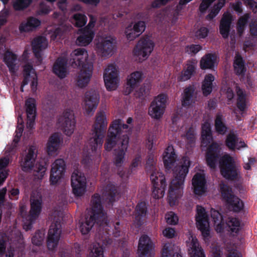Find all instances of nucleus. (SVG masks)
Returning <instances> with one entry per match:
<instances>
[{
    "label": "nucleus",
    "instance_id": "nucleus-1",
    "mask_svg": "<svg viewBox=\"0 0 257 257\" xmlns=\"http://www.w3.org/2000/svg\"><path fill=\"white\" fill-rule=\"evenodd\" d=\"M69 63L73 67H81L77 79V85L83 88L87 86L92 76L93 65L88 61V54L84 48L74 50L70 54Z\"/></svg>",
    "mask_w": 257,
    "mask_h": 257
},
{
    "label": "nucleus",
    "instance_id": "nucleus-2",
    "mask_svg": "<svg viewBox=\"0 0 257 257\" xmlns=\"http://www.w3.org/2000/svg\"><path fill=\"white\" fill-rule=\"evenodd\" d=\"M91 203V215L89 217H85V220L80 225V230L83 235L88 234L95 223L106 227V229L109 226V222L103 210L100 195L98 193L94 194L92 196Z\"/></svg>",
    "mask_w": 257,
    "mask_h": 257
},
{
    "label": "nucleus",
    "instance_id": "nucleus-3",
    "mask_svg": "<svg viewBox=\"0 0 257 257\" xmlns=\"http://www.w3.org/2000/svg\"><path fill=\"white\" fill-rule=\"evenodd\" d=\"M190 161L188 158H183V163L173 169V177L169 185L168 200L171 206L175 205L183 194L184 183L189 171Z\"/></svg>",
    "mask_w": 257,
    "mask_h": 257
},
{
    "label": "nucleus",
    "instance_id": "nucleus-4",
    "mask_svg": "<svg viewBox=\"0 0 257 257\" xmlns=\"http://www.w3.org/2000/svg\"><path fill=\"white\" fill-rule=\"evenodd\" d=\"M37 156L35 147L31 146L26 154L20 159V164L23 171L28 172L34 169V176L38 179H42L47 165L45 162H39L35 164Z\"/></svg>",
    "mask_w": 257,
    "mask_h": 257
},
{
    "label": "nucleus",
    "instance_id": "nucleus-5",
    "mask_svg": "<svg viewBox=\"0 0 257 257\" xmlns=\"http://www.w3.org/2000/svg\"><path fill=\"white\" fill-rule=\"evenodd\" d=\"M96 119L93 125V136L88 142V149L92 153L96 152L98 146H102L104 134L107 126L106 117L104 112L100 111L96 113Z\"/></svg>",
    "mask_w": 257,
    "mask_h": 257
},
{
    "label": "nucleus",
    "instance_id": "nucleus-6",
    "mask_svg": "<svg viewBox=\"0 0 257 257\" xmlns=\"http://www.w3.org/2000/svg\"><path fill=\"white\" fill-rule=\"evenodd\" d=\"M221 175L229 181L237 180L240 177V171L237 169L234 159L228 154L224 155L219 161Z\"/></svg>",
    "mask_w": 257,
    "mask_h": 257
},
{
    "label": "nucleus",
    "instance_id": "nucleus-7",
    "mask_svg": "<svg viewBox=\"0 0 257 257\" xmlns=\"http://www.w3.org/2000/svg\"><path fill=\"white\" fill-rule=\"evenodd\" d=\"M128 128V125L122 123L121 119H118L114 120L108 131L107 138L104 145L105 149L107 151L111 150L116 144L117 139L126 135H123L120 136L122 130H126Z\"/></svg>",
    "mask_w": 257,
    "mask_h": 257
},
{
    "label": "nucleus",
    "instance_id": "nucleus-8",
    "mask_svg": "<svg viewBox=\"0 0 257 257\" xmlns=\"http://www.w3.org/2000/svg\"><path fill=\"white\" fill-rule=\"evenodd\" d=\"M150 179L153 184L152 197L155 199L163 197L167 186L164 175L161 172L153 171L150 175Z\"/></svg>",
    "mask_w": 257,
    "mask_h": 257
},
{
    "label": "nucleus",
    "instance_id": "nucleus-9",
    "mask_svg": "<svg viewBox=\"0 0 257 257\" xmlns=\"http://www.w3.org/2000/svg\"><path fill=\"white\" fill-rule=\"evenodd\" d=\"M57 123L64 134L66 136H70L74 132L76 124L73 111L70 109L64 110L59 117Z\"/></svg>",
    "mask_w": 257,
    "mask_h": 257
},
{
    "label": "nucleus",
    "instance_id": "nucleus-10",
    "mask_svg": "<svg viewBox=\"0 0 257 257\" xmlns=\"http://www.w3.org/2000/svg\"><path fill=\"white\" fill-rule=\"evenodd\" d=\"M72 192L75 197L83 196L86 191V179L83 174L74 171L71 178Z\"/></svg>",
    "mask_w": 257,
    "mask_h": 257
},
{
    "label": "nucleus",
    "instance_id": "nucleus-11",
    "mask_svg": "<svg viewBox=\"0 0 257 257\" xmlns=\"http://www.w3.org/2000/svg\"><path fill=\"white\" fill-rule=\"evenodd\" d=\"M116 48L115 39L111 37L102 38L96 44V49L101 57L111 56Z\"/></svg>",
    "mask_w": 257,
    "mask_h": 257
},
{
    "label": "nucleus",
    "instance_id": "nucleus-12",
    "mask_svg": "<svg viewBox=\"0 0 257 257\" xmlns=\"http://www.w3.org/2000/svg\"><path fill=\"white\" fill-rule=\"evenodd\" d=\"M166 102V95L164 94L159 95L151 103L149 108V115L155 119L160 118L164 113Z\"/></svg>",
    "mask_w": 257,
    "mask_h": 257
},
{
    "label": "nucleus",
    "instance_id": "nucleus-13",
    "mask_svg": "<svg viewBox=\"0 0 257 257\" xmlns=\"http://www.w3.org/2000/svg\"><path fill=\"white\" fill-rule=\"evenodd\" d=\"M129 141V138L127 135L123 136L121 138H118L116 141V145L118 149L115 150V157L113 159V162L116 167H120L123 163L125 152L127 149Z\"/></svg>",
    "mask_w": 257,
    "mask_h": 257
},
{
    "label": "nucleus",
    "instance_id": "nucleus-14",
    "mask_svg": "<svg viewBox=\"0 0 257 257\" xmlns=\"http://www.w3.org/2000/svg\"><path fill=\"white\" fill-rule=\"evenodd\" d=\"M154 47V42L148 38H141L134 49V54L138 57H148Z\"/></svg>",
    "mask_w": 257,
    "mask_h": 257
},
{
    "label": "nucleus",
    "instance_id": "nucleus-15",
    "mask_svg": "<svg viewBox=\"0 0 257 257\" xmlns=\"http://www.w3.org/2000/svg\"><path fill=\"white\" fill-rule=\"evenodd\" d=\"M196 221L197 228L201 231L202 235L205 237L209 236L210 230L208 218L204 208L197 206Z\"/></svg>",
    "mask_w": 257,
    "mask_h": 257
},
{
    "label": "nucleus",
    "instance_id": "nucleus-16",
    "mask_svg": "<svg viewBox=\"0 0 257 257\" xmlns=\"http://www.w3.org/2000/svg\"><path fill=\"white\" fill-rule=\"evenodd\" d=\"M220 148L217 142H212L208 146L206 153V161L211 169H215L220 157Z\"/></svg>",
    "mask_w": 257,
    "mask_h": 257
},
{
    "label": "nucleus",
    "instance_id": "nucleus-17",
    "mask_svg": "<svg viewBox=\"0 0 257 257\" xmlns=\"http://www.w3.org/2000/svg\"><path fill=\"white\" fill-rule=\"evenodd\" d=\"M117 76V70L114 65H110L105 70L103 78L107 90L111 91L116 89L118 81Z\"/></svg>",
    "mask_w": 257,
    "mask_h": 257
},
{
    "label": "nucleus",
    "instance_id": "nucleus-18",
    "mask_svg": "<svg viewBox=\"0 0 257 257\" xmlns=\"http://www.w3.org/2000/svg\"><path fill=\"white\" fill-rule=\"evenodd\" d=\"M66 164L63 159H58L55 161L51 170L50 182L51 184L55 185L62 178L65 173Z\"/></svg>",
    "mask_w": 257,
    "mask_h": 257
},
{
    "label": "nucleus",
    "instance_id": "nucleus-19",
    "mask_svg": "<svg viewBox=\"0 0 257 257\" xmlns=\"http://www.w3.org/2000/svg\"><path fill=\"white\" fill-rule=\"evenodd\" d=\"M99 101V94L94 90H91L85 93L84 107L87 114L89 115L95 111Z\"/></svg>",
    "mask_w": 257,
    "mask_h": 257
},
{
    "label": "nucleus",
    "instance_id": "nucleus-20",
    "mask_svg": "<svg viewBox=\"0 0 257 257\" xmlns=\"http://www.w3.org/2000/svg\"><path fill=\"white\" fill-rule=\"evenodd\" d=\"M197 61L192 59L187 61L186 66L177 76L179 82H184L189 80L196 73Z\"/></svg>",
    "mask_w": 257,
    "mask_h": 257
},
{
    "label": "nucleus",
    "instance_id": "nucleus-21",
    "mask_svg": "<svg viewBox=\"0 0 257 257\" xmlns=\"http://www.w3.org/2000/svg\"><path fill=\"white\" fill-rule=\"evenodd\" d=\"M25 107L27 116V127L32 129L36 116V101L34 98L29 97L25 101Z\"/></svg>",
    "mask_w": 257,
    "mask_h": 257
},
{
    "label": "nucleus",
    "instance_id": "nucleus-22",
    "mask_svg": "<svg viewBox=\"0 0 257 257\" xmlns=\"http://www.w3.org/2000/svg\"><path fill=\"white\" fill-rule=\"evenodd\" d=\"M61 229L56 223L52 224L50 227L47 240L49 250H53L57 246L61 234Z\"/></svg>",
    "mask_w": 257,
    "mask_h": 257
},
{
    "label": "nucleus",
    "instance_id": "nucleus-23",
    "mask_svg": "<svg viewBox=\"0 0 257 257\" xmlns=\"http://www.w3.org/2000/svg\"><path fill=\"white\" fill-rule=\"evenodd\" d=\"M233 21L232 15L229 12H225L220 21L219 33L224 39L228 38Z\"/></svg>",
    "mask_w": 257,
    "mask_h": 257
},
{
    "label": "nucleus",
    "instance_id": "nucleus-24",
    "mask_svg": "<svg viewBox=\"0 0 257 257\" xmlns=\"http://www.w3.org/2000/svg\"><path fill=\"white\" fill-rule=\"evenodd\" d=\"M63 143V138L61 135L58 133L52 134L48 140L47 143V152L49 155H53L59 149Z\"/></svg>",
    "mask_w": 257,
    "mask_h": 257
},
{
    "label": "nucleus",
    "instance_id": "nucleus-25",
    "mask_svg": "<svg viewBox=\"0 0 257 257\" xmlns=\"http://www.w3.org/2000/svg\"><path fill=\"white\" fill-rule=\"evenodd\" d=\"M153 248V242L147 235H142L140 238L138 245L139 257H149Z\"/></svg>",
    "mask_w": 257,
    "mask_h": 257
},
{
    "label": "nucleus",
    "instance_id": "nucleus-26",
    "mask_svg": "<svg viewBox=\"0 0 257 257\" xmlns=\"http://www.w3.org/2000/svg\"><path fill=\"white\" fill-rule=\"evenodd\" d=\"M68 60L66 57H60L57 59L53 67V72L60 79L65 78L68 74L67 63Z\"/></svg>",
    "mask_w": 257,
    "mask_h": 257
},
{
    "label": "nucleus",
    "instance_id": "nucleus-27",
    "mask_svg": "<svg viewBox=\"0 0 257 257\" xmlns=\"http://www.w3.org/2000/svg\"><path fill=\"white\" fill-rule=\"evenodd\" d=\"M143 73L140 71L132 73L127 79L126 87L124 90V94L131 93L136 87L142 81Z\"/></svg>",
    "mask_w": 257,
    "mask_h": 257
},
{
    "label": "nucleus",
    "instance_id": "nucleus-28",
    "mask_svg": "<svg viewBox=\"0 0 257 257\" xmlns=\"http://www.w3.org/2000/svg\"><path fill=\"white\" fill-rule=\"evenodd\" d=\"M42 201L41 199H33L31 202V208L29 211V220L30 224L28 226L30 227L35 221L38 218L42 211Z\"/></svg>",
    "mask_w": 257,
    "mask_h": 257
},
{
    "label": "nucleus",
    "instance_id": "nucleus-29",
    "mask_svg": "<svg viewBox=\"0 0 257 257\" xmlns=\"http://www.w3.org/2000/svg\"><path fill=\"white\" fill-rule=\"evenodd\" d=\"M187 245L190 257H205L203 250L196 237H192L191 240L187 242Z\"/></svg>",
    "mask_w": 257,
    "mask_h": 257
},
{
    "label": "nucleus",
    "instance_id": "nucleus-30",
    "mask_svg": "<svg viewBox=\"0 0 257 257\" xmlns=\"http://www.w3.org/2000/svg\"><path fill=\"white\" fill-rule=\"evenodd\" d=\"M45 39L42 37H38L34 39L32 43L33 52L38 61H42V51L46 47Z\"/></svg>",
    "mask_w": 257,
    "mask_h": 257
},
{
    "label": "nucleus",
    "instance_id": "nucleus-31",
    "mask_svg": "<svg viewBox=\"0 0 257 257\" xmlns=\"http://www.w3.org/2000/svg\"><path fill=\"white\" fill-rule=\"evenodd\" d=\"M147 213V207L145 202L139 203L135 208V221L138 227H140L144 223Z\"/></svg>",
    "mask_w": 257,
    "mask_h": 257
},
{
    "label": "nucleus",
    "instance_id": "nucleus-32",
    "mask_svg": "<svg viewBox=\"0 0 257 257\" xmlns=\"http://www.w3.org/2000/svg\"><path fill=\"white\" fill-rule=\"evenodd\" d=\"M87 29H81L79 30V36L76 40V43L80 46H85L89 44L94 37L93 31H88Z\"/></svg>",
    "mask_w": 257,
    "mask_h": 257
},
{
    "label": "nucleus",
    "instance_id": "nucleus-33",
    "mask_svg": "<svg viewBox=\"0 0 257 257\" xmlns=\"http://www.w3.org/2000/svg\"><path fill=\"white\" fill-rule=\"evenodd\" d=\"M176 155L172 146H168L163 155V162L165 168L169 170L174 165L176 159Z\"/></svg>",
    "mask_w": 257,
    "mask_h": 257
},
{
    "label": "nucleus",
    "instance_id": "nucleus-34",
    "mask_svg": "<svg viewBox=\"0 0 257 257\" xmlns=\"http://www.w3.org/2000/svg\"><path fill=\"white\" fill-rule=\"evenodd\" d=\"M214 127L216 132L219 135H224L228 131V126L225 123L224 117L221 112H218L215 115Z\"/></svg>",
    "mask_w": 257,
    "mask_h": 257
},
{
    "label": "nucleus",
    "instance_id": "nucleus-35",
    "mask_svg": "<svg viewBox=\"0 0 257 257\" xmlns=\"http://www.w3.org/2000/svg\"><path fill=\"white\" fill-rule=\"evenodd\" d=\"M17 56L10 51H7L4 56V62L9 68L11 74H15L16 72V61Z\"/></svg>",
    "mask_w": 257,
    "mask_h": 257
},
{
    "label": "nucleus",
    "instance_id": "nucleus-36",
    "mask_svg": "<svg viewBox=\"0 0 257 257\" xmlns=\"http://www.w3.org/2000/svg\"><path fill=\"white\" fill-rule=\"evenodd\" d=\"M201 139L202 144L205 146L212 142L213 137L210 123L205 122L202 125Z\"/></svg>",
    "mask_w": 257,
    "mask_h": 257
},
{
    "label": "nucleus",
    "instance_id": "nucleus-37",
    "mask_svg": "<svg viewBox=\"0 0 257 257\" xmlns=\"http://www.w3.org/2000/svg\"><path fill=\"white\" fill-rule=\"evenodd\" d=\"M214 79L215 77L212 74H208L205 76L201 86L204 96H207L212 92L213 88V82Z\"/></svg>",
    "mask_w": 257,
    "mask_h": 257
},
{
    "label": "nucleus",
    "instance_id": "nucleus-38",
    "mask_svg": "<svg viewBox=\"0 0 257 257\" xmlns=\"http://www.w3.org/2000/svg\"><path fill=\"white\" fill-rule=\"evenodd\" d=\"M195 90L194 86L191 85H189L184 89L182 101L183 106H189L194 102Z\"/></svg>",
    "mask_w": 257,
    "mask_h": 257
},
{
    "label": "nucleus",
    "instance_id": "nucleus-39",
    "mask_svg": "<svg viewBox=\"0 0 257 257\" xmlns=\"http://www.w3.org/2000/svg\"><path fill=\"white\" fill-rule=\"evenodd\" d=\"M216 56L214 54L208 53L205 54L201 59L200 66L201 69H212L214 68Z\"/></svg>",
    "mask_w": 257,
    "mask_h": 257
},
{
    "label": "nucleus",
    "instance_id": "nucleus-40",
    "mask_svg": "<svg viewBox=\"0 0 257 257\" xmlns=\"http://www.w3.org/2000/svg\"><path fill=\"white\" fill-rule=\"evenodd\" d=\"M119 194L115 186L112 184H108L106 187L104 196L106 201H108L109 205L112 206V204L116 201V197Z\"/></svg>",
    "mask_w": 257,
    "mask_h": 257
},
{
    "label": "nucleus",
    "instance_id": "nucleus-41",
    "mask_svg": "<svg viewBox=\"0 0 257 257\" xmlns=\"http://www.w3.org/2000/svg\"><path fill=\"white\" fill-rule=\"evenodd\" d=\"M235 91L237 95V107L240 111H244L246 108L245 92L237 85L235 86Z\"/></svg>",
    "mask_w": 257,
    "mask_h": 257
},
{
    "label": "nucleus",
    "instance_id": "nucleus-42",
    "mask_svg": "<svg viewBox=\"0 0 257 257\" xmlns=\"http://www.w3.org/2000/svg\"><path fill=\"white\" fill-rule=\"evenodd\" d=\"M226 204L230 210L236 213L242 211L244 206V202L235 195L229 200Z\"/></svg>",
    "mask_w": 257,
    "mask_h": 257
},
{
    "label": "nucleus",
    "instance_id": "nucleus-43",
    "mask_svg": "<svg viewBox=\"0 0 257 257\" xmlns=\"http://www.w3.org/2000/svg\"><path fill=\"white\" fill-rule=\"evenodd\" d=\"M40 24L41 21L39 19L30 17L26 23L20 25L19 29L21 32H29L39 26Z\"/></svg>",
    "mask_w": 257,
    "mask_h": 257
},
{
    "label": "nucleus",
    "instance_id": "nucleus-44",
    "mask_svg": "<svg viewBox=\"0 0 257 257\" xmlns=\"http://www.w3.org/2000/svg\"><path fill=\"white\" fill-rule=\"evenodd\" d=\"M196 135L195 128L192 126L186 130L184 137L187 148H192L195 146Z\"/></svg>",
    "mask_w": 257,
    "mask_h": 257
},
{
    "label": "nucleus",
    "instance_id": "nucleus-45",
    "mask_svg": "<svg viewBox=\"0 0 257 257\" xmlns=\"http://www.w3.org/2000/svg\"><path fill=\"white\" fill-rule=\"evenodd\" d=\"M233 67L237 75H244L246 71L245 62L240 55L236 56L233 63Z\"/></svg>",
    "mask_w": 257,
    "mask_h": 257
},
{
    "label": "nucleus",
    "instance_id": "nucleus-46",
    "mask_svg": "<svg viewBox=\"0 0 257 257\" xmlns=\"http://www.w3.org/2000/svg\"><path fill=\"white\" fill-rule=\"evenodd\" d=\"M238 141L237 135L233 131H231L226 136L225 144L230 150L234 151L237 146Z\"/></svg>",
    "mask_w": 257,
    "mask_h": 257
},
{
    "label": "nucleus",
    "instance_id": "nucleus-47",
    "mask_svg": "<svg viewBox=\"0 0 257 257\" xmlns=\"http://www.w3.org/2000/svg\"><path fill=\"white\" fill-rule=\"evenodd\" d=\"M220 191L222 198L226 203L235 196L232 193V188L223 182L220 184Z\"/></svg>",
    "mask_w": 257,
    "mask_h": 257
},
{
    "label": "nucleus",
    "instance_id": "nucleus-48",
    "mask_svg": "<svg viewBox=\"0 0 257 257\" xmlns=\"http://www.w3.org/2000/svg\"><path fill=\"white\" fill-rule=\"evenodd\" d=\"M225 3V0H218L210 9L209 13L206 16V19L208 21L213 20L218 14Z\"/></svg>",
    "mask_w": 257,
    "mask_h": 257
},
{
    "label": "nucleus",
    "instance_id": "nucleus-49",
    "mask_svg": "<svg viewBox=\"0 0 257 257\" xmlns=\"http://www.w3.org/2000/svg\"><path fill=\"white\" fill-rule=\"evenodd\" d=\"M33 0H16L13 7L16 11H22L28 8L32 3Z\"/></svg>",
    "mask_w": 257,
    "mask_h": 257
},
{
    "label": "nucleus",
    "instance_id": "nucleus-50",
    "mask_svg": "<svg viewBox=\"0 0 257 257\" xmlns=\"http://www.w3.org/2000/svg\"><path fill=\"white\" fill-rule=\"evenodd\" d=\"M35 71L31 65L27 64L24 66L23 69V85L28 84L30 77L34 75L33 73Z\"/></svg>",
    "mask_w": 257,
    "mask_h": 257
},
{
    "label": "nucleus",
    "instance_id": "nucleus-51",
    "mask_svg": "<svg viewBox=\"0 0 257 257\" xmlns=\"http://www.w3.org/2000/svg\"><path fill=\"white\" fill-rule=\"evenodd\" d=\"M150 90V86L148 84H144L135 93V96L136 98L144 100L145 97L149 95Z\"/></svg>",
    "mask_w": 257,
    "mask_h": 257
},
{
    "label": "nucleus",
    "instance_id": "nucleus-52",
    "mask_svg": "<svg viewBox=\"0 0 257 257\" xmlns=\"http://www.w3.org/2000/svg\"><path fill=\"white\" fill-rule=\"evenodd\" d=\"M88 257H104L102 245L98 243H94Z\"/></svg>",
    "mask_w": 257,
    "mask_h": 257
},
{
    "label": "nucleus",
    "instance_id": "nucleus-53",
    "mask_svg": "<svg viewBox=\"0 0 257 257\" xmlns=\"http://www.w3.org/2000/svg\"><path fill=\"white\" fill-rule=\"evenodd\" d=\"M240 224V220L235 217L230 218L227 223V225L230 228V230L235 233H237L239 231Z\"/></svg>",
    "mask_w": 257,
    "mask_h": 257
},
{
    "label": "nucleus",
    "instance_id": "nucleus-54",
    "mask_svg": "<svg viewBox=\"0 0 257 257\" xmlns=\"http://www.w3.org/2000/svg\"><path fill=\"white\" fill-rule=\"evenodd\" d=\"M44 239V233L40 230L35 232L34 235L32 238V242L34 245L40 246L42 245Z\"/></svg>",
    "mask_w": 257,
    "mask_h": 257
},
{
    "label": "nucleus",
    "instance_id": "nucleus-55",
    "mask_svg": "<svg viewBox=\"0 0 257 257\" xmlns=\"http://www.w3.org/2000/svg\"><path fill=\"white\" fill-rule=\"evenodd\" d=\"M10 15V10L7 9L5 6L4 8L0 12V28L7 24Z\"/></svg>",
    "mask_w": 257,
    "mask_h": 257
},
{
    "label": "nucleus",
    "instance_id": "nucleus-56",
    "mask_svg": "<svg viewBox=\"0 0 257 257\" xmlns=\"http://www.w3.org/2000/svg\"><path fill=\"white\" fill-rule=\"evenodd\" d=\"M74 19L75 21V25L77 27H82L84 26L87 22V17L83 14H78L74 16Z\"/></svg>",
    "mask_w": 257,
    "mask_h": 257
},
{
    "label": "nucleus",
    "instance_id": "nucleus-57",
    "mask_svg": "<svg viewBox=\"0 0 257 257\" xmlns=\"http://www.w3.org/2000/svg\"><path fill=\"white\" fill-rule=\"evenodd\" d=\"M166 219L168 224L176 225L178 222V217L173 211H170L166 214Z\"/></svg>",
    "mask_w": 257,
    "mask_h": 257
},
{
    "label": "nucleus",
    "instance_id": "nucleus-58",
    "mask_svg": "<svg viewBox=\"0 0 257 257\" xmlns=\"http://www.w3.org/2000/svg\"><path fill=\"white\" fill-rule=\"evenodd\" d=\"M202 49V46L200 45L191 44L186 47V53L191 55H195Z\"/></svg>",
    "mask_w": 257,
    "mask_h": 257
},
{
    "label": "nucleus",
    "instance_id": "nucleus-59",
    "mask_svg": "<svg viewBox=\"0 0 257 257\" xmlns=\"http://www.w3.org/2000/svg\"><path fill=\"white\" fill-rule=\"evenodd\" d=\"M206 181L204 177L200 173L196 174L192 179V185H205Z\"/></svg>",
    "mask_w": 257,
    "mask_h": 257
},
{
    "label": "nucleus",
    "instance_id": "nucleus-60",
    "mask_svg": "<svg viewBox=\"0 0 257 257\" xmlns=\"http://www.w3.org/2000/svg\"><path fill=\"white\" fill-rule=\"evenodd\" d=\"M209 29L205 27H201L195 33V37L198 39H205L209 34Z\"/></svg>",
    "mask_w": 257,
    "mask_h": 257
},
{
    "label": "nucleus",
    "instance_id": "nucleus-61",
    "mask_svg": "<svg viewBox=\"0 0 257 257\" xmlns=\"http://www.w3.org/2000/svg\"><path fill=\"white\" fill-rule=\"evenodd\" d=\"M146 27L145 22L144 21H140L134 24L132 29H134V31L141 35V34L145 31Z\"/></svg>",
    "mask_w": 257,
    "mask_h": 257
},
{
    "label": "nucleus",
    "instance_id": "nucleus-62",
    "mask_svg": "<svg viewBox=\"0 0 257 257\" xmlns=\"http://www.w3.org/2000/svg\"><path fill=\"white\" fill-rule=\"evenodd\" d=\"M211 217L215 224H219L223 220L222 215L219 211L211 209L210 211Z\"/></svg>",
    "mask_w": 257,
    "mask_h": 257
},
{
    "label": "nucleus",
    "instance_id": "nucleus-63",
    "mask_svg": "<svg viewBox=\"0 0 257 257\" xmlns=\"http://www.w3.org/2000/svg\"><path fill=\"white\" fill-rule=\"evenodd\" d=\"M212 3L211 0H202L199 8L200 13L202 14L205 13Z\"/></svg>",
    "mask_w": 257,
    "mask_h": 257
},
{
    "label": "nucleus",
    "instance_id": "nucleus-64",
    "mask_svg": "<svg viewBox=\"0 0 257 257\" xmlns=\"http://www.w3.org/2000/svg\"><path fill=\"white\" fill-rule=\"evenodd\" d=\"M250 33L253 37L257 38V20H252L249 24Z\"/></svg>",
    "mask_w": 257,
    "mask_h": 257
}]
</instances>
